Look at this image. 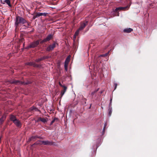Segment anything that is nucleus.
I'll return each mask as SVG.
<instances>
[{
    "mask_svg": "<svg viewBox=\"0 0 157 157\" xmlns=\"http://www.w3.org/2000/svg\"><path fill=\"white\" fill-rule=\"evenodd\" d=\"M6 118V114H4L2 115V117L0 118L2 119L3 120V121H4L5 120Z\"/></svg>",
    "mask_w": 157,
    "mask_h": 157,
    "instance_id": "nucleus-23",
    "label": "nucleus"
},
{
    "mask_svg": "<svg viewBox=\"0 0 157 157\" xmlns=\"http://www.w3.org/2000/svg\"><path fill=\"white\" fill-rule=\"evenodd\" d=\"M95 93H94V91L92 92V93H91V95H94Z\"/></svg>",
    "mask_w": 157,
    "mask_h": 157,
    "instance_id": "nucleus-39",
    "label": "nucleus"
},
{
    "mask_svg": "<svg viewBox=\"0 0 157 157\" xmlns=\"http://www.w3.org/2000/svg\"><path fill=\"white\" fill-rule=\"evenodd\" d=\"M63 86L64 89H63V90H62L61 91V94H60V95L61 96V98L62 97V96H63V95L66 92L67 89V87L66 86Z\"/></svg>",
    "mask_w": 157,
    "mask_h": 157,
    "instance_id": "nucleus-11",
    "label": "nucleus"
},
{
    "mask_svg": "<svg viewBox=\"0 0 157 157\" xmlns=\"http://www.w3.org/2000/svg\"><path fill=\"white\" fill-rule=\"evenodd\" d=\"M4 2H6L10 7H11V5L10 4V0H5Z\"/></svg>",
    "mask_w": 157,
    "mask_h": 157,
    "instance_id": "nucleus-16",
    "label": "nucleus"
},
{
    "mask_svg": "<svg viewBox=\"0 0 157 157\" xmlns=\"http://www.w3.org/2000/svg\"><path fill=\"white\" fill-rule=\"evenodd\" d=\"M40 144H43L44 145H51L52 142L49 141L48 140L46 141H40Z\"/></svg>",
    "mask_w": 157,
    "mask_h": 157,
    "instance_id": "nucleus-7",
    "label": "nucleus"
},
{
    "mask_svg": "<svg viewBox=\"0 0 157 157\" xmlns=\"http://www.w3.org/2000/svg\"><path fill=\"white\" fill-rule=\"evenodd\" d=\"M109 116H110L111 115L112 110V107H110L109 108Z\"/></svg>",
    "mask_w": 157,
    "mask_h": 157,
    "instance_id": "nucleus-19",
    "label": "nucleus"
},
{
    "mask_svg": "<svg viewBox=\"0 0 157 157\" xmlns=\"http://www.w3.org/2000/svg\"><path fill=\"white\" fill-rule=\"evenodd\" d=\"M114 85H115V87L114 88V90H115L116 89L117 84V83H115Z\"/></svg>",
    "mask_w": 157,
    "mask_h": 157,
    "instance_id": "nucleus-31",
    "label": "nucleus"
},
{
    "mask_svg": "<svg viewBox=\"0 0 157 157\" xmlns=\"http://www.w3.org/2000/svg\"><path fill=\"white\" fill-rule=\"evenodd\" d=\"M38 121H40L43 123H45L47 121V119H46L44 118H42L41 117H39L38 118Z\"/></svg>",
    "mask_w": 157,
    "mask_h": 157,
    "instance_id": "nucleus-12",
    "label": "nucleus"
},
{
    "mask_svg": "<svg viewBox=\"0 0 157 157\" xmlns=\"http://www.w3.org/2000/svg\"><path fill=\"white\" fill-rule=\"evenodd\" d=\"M106 125H107L106 123H105V124H104V128H103V132L102 133V135H103L104 134L105 132V127L106 126Z\"/></svg>",
    "mask_w": 157,
    "mask_h": 157,
    "instance_id": "nucleus-22",
    "label": "nucleus"
},
{
    "mask_svg": "<svg viewBox=\"0 0 157 157\" xmlns=\"http://www.w3.org/2000/svg\"><path fill=\"white\" fill-rule=\"evenodd\" d=\"M128 7H129L128 6H126L124 7H118L116 8L114 11V12H117L118 10H124Z\"/></svg>",
    "mask_w": 157,
    "mask_h": 157,
    "instance_id": "nucleus-6",
    "label": "nucleus"
},
{
    "mask_svg": "<svg viewBox=\"0 0 157 157\" xmlns=\"http://www.w3.org/2000/svg\"><path fill=\"white\" fill-rule=\"evenodd\" d=\"M109 53V52H107V53L105 54L101 55L100 56H106L108 55Z\"/></svg>",
    "mask_w": 157,
    "mask_h": 157,
    "instance_id": "nucleus-29",
    "label": "nucleus"
},
{
    "mask_svg": "<svg viewBox=\"0 0 157 157\" xmlns=\"http://www.w3.org/2000/svg\"><path fill=\"white\" fill-rule=\"evenodd\" d=\"M26 21L22 17L17 16L16 17L15 21V25L16 27H17L18 25L20 24H24L26 22Z\"/></svg>",
    "mask_w": 157,
    "mask_h": 157,
    "instance_id": "nucleus-1",
    "label": "nucleus"
},
{
    "mask_svg": "<svg viewBox=\"0 0 157 157\" xmlns=\"http://www.w3.org/2000/svg\"><path fill=\"white\" fill-rule=\"evenodd\" d=\"M27 64L31 66H33L34 67H36V64L34 62H28L27 63Z\"/></svg>",
    "mask_w": 157,
    "mask_h": 157,
    "instance_id": "nucleus-14",
    "label": "nucleus"
},
{
    "mask_svg": "<svg viewBox=\"0 0 157 157\" xmlns=\"http://www.w3.org/2000/svg\"><path fill=\"white\" fill-rule=\"evenodd\" d=\"M13 123L18 127H20L21 126V122L17 119L15 121H14Z\"/></svg>",
    "mask_w": 157,
    "mask_h": 157,
    "instance_id": "nucleus-8",
    "label": "nucleus"
},
{
    "mask_svg": "<svg viewBox=\"0 0 157 157\" xmlns=\"http://www.w3.org/2000/svg\"><path fill=\"white\" fill-rule=\"evenodd\" d=\"M58 119L56 118H55L53 120H52L50 124L51 125L56 120H57Z\"/></svg>",
    "mask_w": 157,
    "mask_h": 157,
    "instance_id": "nucleus-24",
    "label": "nucleus"
},
{
    "mask_svg": "<svg viewBox=\"0 0 157 157\" xmlns=\"http://www.w3.org/2000/svg\"><path fill=\"white\" fill-rule=\"evenodd\" d=\"M36 136H33L31 137L30 138V140H32L35 139L36 138Z\"/></svg>",
    "mask_w": 157,
    "mask_h": 157,
    "instance_id": "nucleus-32",
    "label": "nucleus"
},
{
    "mask_svg": "<svg viewBox=\"0 0 157 157\" xmlns=\"http://www.w3.org/2000/svg\"><path fill=\"white\" fill-rule=\"evenodd\" d=\"M31 83V82L29 81H27L26 82H24V84L27 85V84H30Z\"/></svg>",
    "mask_w": 157,
    "mask_h": 157,
    "instance_id": "nucleus-27",
    "label": "nucleus"
},
{
    "mask_svg": "<svg viewBox=\"0 0 157 157\" xmlns=\"http://www.w3.org/2000/svg\"><path fill=\"white\" fill-rule=\"evenodd\" d=\"M59 85H60V86H62V87H63V86H63V85H62L61 84L60 82H59Z\"/></svg>",
    "mask_w": 157,
    "mask_h": 157,
    "instance_id": "nucleus-37",
    "label": "nucleus"
},
{
    "mask_svg": "<svg viewBox=\"0 0 157 157\" xmlns=\"http://www.w3.org/2000/svg\"><path fill=\"white\" fill-rule=\"evenodd\" d=\"M71 58V56L70 55L68 56L66 59L64 63H67V64H68V63L70 60Z\"/></svg>",
    "mask_w": 157,
    "mask_h": 157,
    "instance_id": "nucleus-15",
    "label": "nucleus"
},
{
    "mask_svg": "<svg viewBox=\"0 0 157 157\" xmlns=\"http://www.w3.org/2000/svg\"><path fill=\"white\" fill-rule=\"evenodd\" d=\"M19 81L18 80H14L13 81H11L10 82L12 84H17L19 82Z\"/></svg>",
    "mask_w": 157,
    "mask_h": 157,
    "instance_id": "nucleus-17",
    "label": "nucleus"
},
{
    "mask_svg": "<svg viewBox=\"0 0 157 157\" xmlns=\"http://www.w3.org/2000/svg\"><path fill=\"white\" fill-rule=\"evenodd\" d=\"M80 30H79V29L77 30V31L75 32L74 35V38H75L76 36H77L78 34H79V31H80Z\"/></svg>",
    "mask_w": 157,
    "mask_h": 157,
    "instance_id": "nucleus-18",
    "label": "nucleus"
},
{
    "mask_svg": "<svg viewBox=\"0 0 157 157\" xmlns=\"http://www.w3.org/2000/svg\"><path fill=\"white\" fill-rule=\"evenodd\" d=\"M10 119L11 121L13 122H14V121H15V120L17 119L16 117L13 115H11Z\"/></svg>",
    "mask_w": 157,
    "mask_h": 157,
    "instance_id": "nucleus-13",
    "label": "nucleus"
},
{
    "mask_svg": "<svg viewBox=\"0 0 157 157\" xmlns=\"http://www.w3.org/2000/svg\"><path fill=\"white\" fill-rule=\"evenodd\" d=\"M98 89H97V90H95L94 91V93H96V92L97 91H98Z\"/></svg>",
    "mask_w": 157,
    "mask_h": 157,
    "instance_id": "nucleus-36",
    "label": "nucleus"
},
{
    "mask_svg": "<svg viewBox=\"0 0 157 157\" xmlns=\"http://www.w3.org/2000/svg\"><path fill=\"white\" fill-rule=\"evenodd\" d=\"M57 43L55 42L52 44L50 45L46 48V51L48 52H49L52 50L54 48L56 47V44Z\"/></svg>",
    "mask_w": 157,
    "mask_h": 157,
    "instance_id": "nucleus-3",
    "label": "nucleus"
},
{
    "mask_svg": "<svg viewBox=\"0 0 157 157\" xmlns=\"http://www.w3.org/2000/svg\"><path fill=\"white\" fill-rule=\"evenodd\" d=\"M68 64H67V63H64V67L66 71H67V66Z\"/></svg>",
    "mask_w": 157,
    "mask_h": 157,
    "instance_id": "nucleus-20",
    "label": "nucleus"
},
{
    "mask_svg": "<svg viewBox=\"0 0 157 157\" xmlns=\"http://www.w3.org/2000/svg\"><path fill=\"white\" fill-rule=\"evenodd\" d=\"M112 103L110 102L109 104V108L112 107Z\"/></svg>",
    "mask_w": 157,
    "mask_h": 157,
    "instance_id": "nucleus-33",
    "label": "nucleus"
},
{
    "mask_svg": "<svg viewBox=\"0 0 157 157\" xmlns=\"http://www.w3.org/2000/svg\"><path fill=\"white\" fill-rule=\"evenodd\" d=\"M52 36H53L52 34H49L45 38L42 40L41 42V43H43L45 42L49 41L52 37Z\"/></svg>",
    "mask_w": 157,
    "mask_h": 157,
    "instance_id": "nucleus-5",
    "label": "nucleus"
},
{
    "mask_svg": "<svg viewBox=\"0 0 157 157\" xmlns=\"http://www.w3.org/2000/svg\"><path fill=\"white\" fill-rule=\"evenodd\" d=\"M4 122L3 120L2 119L0 118V125H2Z\"/></svg>",
    "mask_w": 157,
    "mask_h": 157,
    "instance_id": "nucleus-26",
    "label": "nucleus"
},
{
    "mask_svg": "<svg viewBox=\"0 0 157 157\" xmlns=\"http://www.w3.org/2000/svg\"><path fill=\"white\" fill-rule=\"evenodd\" d=\"M112 98H111L110 100V102H112Z\"/></svg>",
    "mask_w": 157,
    "mask_h": 157,
    "instance_id": "nucleus-38",
    "label": "nucleus"
},
{
    "mask_svg": "<svg viewBox=\"0 0 157 157\" xmlns=\"http://www.w3.org/2000/svg\"><path fill=\"white\" fill-rule=\"evenodd\" d=\"M83 102H84L85 103H86V99L84 98V99H83Z\"/></svg>",
    "mask_w": 157,
    "mask_h": 157,
    "instance_id": "nucleus-34",
    "label": "nucleus"
},
{
    "mask_svg": "<svg viewBox=\"0 0 157 157\" xmlns=\"http://www.w3.org/2000/svg\"><path fill=\"white\" fill-rule=\"evenodd\" d=\"M40 12H38V13H37L36 14V15L37 16V17L40 16H41V14H40Z\"/></svg>",
    "mask_w": 157,
    "mask_h": 157,
    "instance_id": "nucleus-28",
    "label": "nucleus"
},
{
    "mask_svg": "<svg viewBox=\"0 0 157 157\" xmlns=\"http://www.w3.org/2000/svg\"><path fill=\"white\" fill-rule=\"evenodd\" d=\"M2 4H5V3H4H4H2Z\"/></svg>",
    "mask_w": 157,
    "mask_h": 157,
    "instance_id": "nucleus-41",
    "label": "nucleus"
},
{
    "mask_svg": "<svg viewBox=\"0 0 157 157\" xmlns=\"http://www.w3.org/2000/svg\"><path fill=\"white\" fill-rule=\"evenodd\" d=\"M37 17H37V16L36 15V14H35V15H34L33 16V20H34V19H35L36 18H37Z\"/></svg>",
    "mask_w": 157,
    "mask_h": 157,
    "instance_id": "nucleus-30",
    "label": "nucleus"
},
{
    "mask_svg": "<svg viewBox=\"0 0 157 157\" xmlns=\"http://www.w3.org/2000/svg\"><path fill=\"white\" fill-rule=\"evenodd\" d=\"M133 29L131 28H127L124 29L123 32L125 33H130L132 31Z\"/></svg>",
    "mask_w": 157,
    "mask_h": 157,
    "instance_id": "nucleus-9",
    "label": "nucleus"
},
{
    "mask_svg": "<svg viewBox=\"0 0 157 157\" xmlns=\"http://www.w3.org/2000/svg\"><path fill=\"white\" fill-rule=\"evenodd\" d=\"M36 144V143H34V144L33 145H34V144Z\"/></svg>",
    "mask_w": 157,
    "mask_h": 157,
    "instance_id": "nucleus-42",
    "label": "nucleus"
},
{
    "mask_svg": "<svg viewBox=\"0 0 157 157\" xmlns=\"http://www.w3.org/2000/svg\"><path fill=\"white\" fill-rule=\"evenodd\" d=\"M49 58V57L48 56H44L42 57L39 58L38 59H36L35 60V61L37 62H39L41 60H42L44 59H48Z\"/></svg>",
    "mask_w": 157,
    "mask_h": 157,
    "instance_id": "nucleus-10",
    "label": "nucleus"
},
{
    "mask_svg": "<svg viewBox=\"0 0 157 157\" xmlns=\"http://www.w3.org/2000/svg\"><path fill=\"white\" fill-rule=\"evenodd\" d=\"M100 145V144H96V149Z\"/></svg>",
    "mask_w": 157,
    "mask_h": 157,
    "instance_id": "nucleus-35",
    "label": "nucleus"
},
{
    "mask_svg": "<svg viewBox=\"0 0 157 157\" xmlns=\"http://www.w3.org/2000/svg\"><path fill=\"white\" fill-rule=\"evenodd\" d=\"M88 21H85L83 22H82L80 24V26L79 28V30L81 31L87 25Z\"/></svg>",
    "mask_w": 157,
    "mask_h": 157,
    "instance_id": "nucleus-4",
    "label": "nucleus"
},
{
    "mask_svg": "<svg viewBox=\"0 0 157 157\" xmlns=\"http://www.w3.org/2000/svg\"><path fill=\"white\" fill-rule=\"evenodd\" d=\"M30 109L31 110H35V111H38V109H37L36 107H35L34 106H33L32 107H31L30 108Z\"/></svg>",
    "mask_w": 157,
    "mask_h": 157,
    "instance_id": "nucleus-21",
    "label": "nucleus"
},
{
    "mask_svg": "<svg viewBox=\"0 0 157 157\" xmlns=\"http://www.w3.org/2000/svg\"><path fill=\"white\" fill-rule=\"evenodd\" d=\"M40 14L41 16H46L47 14V13H40Z\"/></svg>",
    "mask_w": 157,
    "mask_h": 157,
    "instance_id": "nucleus-25",
    "label": "nucleus"
},
{
    "mask_svg": "<svg viewBox=\"0 0 157 157\" xmlns=\"http://www.w3.org/2000/svg\"><path fill=\"white\" fill-rule=\"evenodd\" d=\"M39 40L35 41L31 43L27 47L26 49H28L31 48H34L36 47L39 44Z\"/></svg>",
    "mask_w": 157,
    "mask_h": 157,
    "instance_id": "nucleus-2",
    "label": "nucleus"
},
{
    "mask_svg": "<svg viewBox=\"0 0 157 157\" xmlns=\"http://www.w3.org/2000/svg\"><path fill=\"white\" fill-rule=\"evenodd\" d=\"M117 16H119V13H117Z\"/></svg>",
    "mask_w": 157,
    "mask_h": 157,
    "instance_id": "nucleus-40",
    "label": "nucleus"
}]
</instances>
